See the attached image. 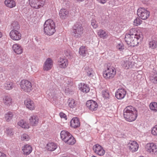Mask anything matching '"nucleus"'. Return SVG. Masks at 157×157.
Masks as SVG:
<instances>
[{"mask_svg": "<svg viewBox=\"0 0 157 157\" xmlns=\"http://www.w3.org/2000/svg\"><path fill=\"white\" fill-rule=\"evenodd\" d=\"M83 28L80 22H77L73 27L71 34L75 39L79 38L83 33Z\"/></svg>", "mask_w": 157, "mask_h": 157, "instance_id": "4", "label": "nucleus"}, {"mask_svg": "<svg viewBox=\"0 0 157 157\" xmlns=\"http://www.w3.org/2000/svg\"><path fill=\"white\" fill-rule=\"evenodd\" d=\"M14 86V84L13 82H7L5 84V87L7 90H10L12 89Z\"/></svg>", "mask_w": 157, "mask_h": 157, "instance_id": "39", "label": "nucleus"}, {"mask_svg": "<svg viewBox=\"0 0 157 157\" xmlns=\"http://www.w3.org/2000/svg\"><path fill=\"white\" fill-rule=\"evenodd\" d=\"M24 103L27 108L30 110H33L36 108L34 101L30 98H27L25 100Z\"/></svg>", "mask_w": 157, "mask_h": 157, "instance_id": "16", "label": "nucleus"}, {"mask_svg": "<svg viewBox=\"0 0 157 157\" xmlns=\"http://www.w3.org/2000/svg\"><path fill=\"white\" fill-rule=\"evenodd\" d=\"M77 102L73 99H70L69 100L68 106L71 108H75L77 106Z\"/></svg>", "mask_w": 157, "mask_h": 157, "instance_id": "33", "label": "nucleus"}, {"mask_svg": "<svg viewBox=\"0 0 157 157\" xmlns=\"http://www.w3.org/2000/svg\"><path fill=\"white\" fill-rule=\"evenodd\" d=\"M30 67V66L29 65V64H28L24 67V68L26 71L29 72Z\"/></svg>", "mask_w": 157, "mask_h": 157, "instance_id": "51", "label": "nucleus"}, {"mask_svg": "<svg viewBox=\"0 0 157 157\" xmlns=\"http://www.w3.org/2000/svg\"><path fill=\"white\" fill-rule=\"evenodd\" d=\"M116 74V70L113 67H107L103 71V76L106 80L113 78Z\"/></svg>", "mask_w": 157, "mask_h": 157, "instance_id": "5", "label": "nucleus"}, {"mask_svg": "<svg viewBox=\"0 0 157 157\" xmlns=\"http://www.w3.org/2000/svg\"><path fill=\"white\" fill-rule=\"evenodd\" d=\"M143 35L140 31L137 28H132L129 33L125 35L124 40L128 45L134 46L139 43V40L142 39Z\"/></svg>", "mask_w": 157, "mask_h": 157, "instance_id": "1", "label": "nucleus"}, {"mask_svg": "<svg viewBox=\"0 0 157 157\" xmlns=\"http://www.w3.org/2000/svg\"><path fill=\"white\" fill-rule=\"evenodd\" d=\"M86 106L91 111H96L98 108V105L97 102L92 100H89L86 102Z\"/></svg>", "mask_w": 157, "mask_h": 157, "instance_id": "13", "label": "nucleus"}, {"mask_svg": "<svg viewBox=\"0 0 157 157\" xmlns=\"http://www.w3.org/2000/svg\"><path fill=\"white\" fill-rule=\"evenodd\" d=\"M67 59L64 57H60L58 62V65L60 68H65L68 66Z\"/></svg>", "mask_w": 157, "mask_h": 157, "instance_id": "17", "label": "nucleus"}, {"mask_svg": "<svg viewBox=\"0 0 157 157\" xmlns=\"http://www.w3.org/2000/svg\"><path fill=\"white\" fill-rule=\"evenodd\" d=\"M59 115L61 118H63L65 120H67V116L66 115V114L62 112H60L59 114Z\"/></svg>", "mask_w": 157, "mask_h": 157, "instance_id": "50", "label": "nucleus"}, {"mask_svg": "<svg viewBox=\"0 0 157 157\" xmlns=\"http://www.w3.org/2000/svg\"><path fill=\"white\" fill-rule=\"evenodd\" d=\"M70 126L74 128L78 127L80 126V122L78 119L77 117L73 118L70 121Z\"/></svg>", "mask_w": 157, "mask_h": 157, "instance_id": "26", "label": "nucleus"}, {"mask_svg": "<svg viewBox=\"0 0 157 157\" xmlns=\"http://www.w3.org/2000/svg\"><path fill=\"white\" fill-rule=\"evenodd\" d=\"M29 139V136L26 134H24L21 136V140L22 141H27Z\"/></svg>", "mask_w": 157, "mask_h": 157, "instance_id": "46", "label": "nucleus"}, {"mask_svg": "<svg viewBox=\"0 0 157 157\" xmlns=\"http://www.w3.org/2000/svg\"><path fill=\"white\" fill-rule=\"evenodd\" d=\"M60 135L61 139L64 142L71 135L69 132L64 130L62 131Z\"/></svg>", "mask_w": 157, "mask_h": 157, "instance_id": "25", "label": "nucleus"}, {"mask_svg": "<svg viewBox=\"0 0 157 157\" xmlns=\"http://www.w3.org/2000/svg\"><path fill=\"white\" fill-rule=\"evenodd\" d=\"M3 36L2 33L0 31V38H1Z\"/></svg>", "mask_w": 157, "mask_h": 157, "instance_id": "55", "label": "nucleus"}, {"mask_svg": "<svg viewBox=\"0 0 157 157\" xmlns=\"http://www.w3.org/2000/svg\"><path fill=\"white\" fill-rule=\"evenodd\" d=\"M137 111L132 106H127L124 110V117L125 120L129 122L134 121L137 117Z\"/></svg>", "mask_w": 157, "mask_h": 157, "instance_id": "2", "label": "nucleus"}, {"mask_svg": "<svg viewBox=\"0 0 157 157\" xmlns=\"http://www.w3.org/2000/svg\"><path fill=\"white\" fill-rule=\"evenodd\" d=\"M30 124L33 126H37L39 122L38 117L36 115H33L29 119Z\"/></svg>", "mask_w": 157, "mask_h": 157, "instance_id": "21", "label": "nucleus"}, {"mask_svg": "<svg viewBox=\"0 0 157 157\" xmlns=\"http://www.w3.org/2000/svg\"><path fill=\"white\" fill-rule=\"evenodd\" d=\"M22 150L24 155H28L32 152V148L30 145L26 144L22 147Z\"/></svg>", "mask_w": 157, "mask_h": 157, "instance_id": "23", "label": "nucleus"}, {"mask_svg": "<svg viewBox=\"0 0 157 157\" xmlns=\"http://www.w3.org/2000/svg\"><path fill=\"white\" fill-rule=\"evenodd\" d=\"M144 157V156H140V157Z\"/></svg>", "mask_w": 157, "mask_h": 157, "instance_id": "57", "label": "nucleus"}, {"mask_svg": "<svg viewBox=\"0 0 157 157\" xmlns=\"http://www.w3.org/2000/svg\"><path fill=\"white\" fill-rule=\"evenodd\" d=\"M79 88L80 90L84 93H88L90 90L89 86L84 83H80L79 85Z\"/></svg>", "mask_w": 157, "mask_h": 157, "instance_id": "27", "label": "nucleus"}, {"mask_svg": "<svg viewBox=\"0 0 157 157\" xmlns=\"http://www.w3.org/2000/svg\"><path fill=\"white\" fill-rule=\"evenodd\" d=\"M11 28L13 29H17L20 28V25L17 21H14L11 24Z\"/></svg>", "mask_w": 157, "mask_h": 157, "instance_id": "41", "label": "nucleus"}, {"mask_svg": "<svg viewBox=\"0 0 157 157\" xmlns=\"http://www.w3.org/2000/svg\"><path fill=\"white\" fill-rule=\"evenodd\" d=\"M102 95L103 97L105 99H108L109 98V91L107 90H104L102 91Z\"/></svg>", "mask_w": 157, "mask_h": 157, "instance_id": "38", "label": "nucleus"}, {"mask_svg": "<svg viewBox=\"0 0 157 157\" xmlns=\"http://www.w3.org/2000/svg\"><path fill=\"white\" fill-rule=\"evenodd\" d=\"M0 157H6V156L3 153L0 151Z\"/></svg>", "mask_w": 157, "mask_h": 157, "instance_id": "54", "label": "nucleus"}, {"mask_svg": "<svg viewBox=\"0 0 157 157\" xmlns=\"http://www.w3.org/2000/svg\"><path fill=\"white\" fill-rule=\"evenodd\" d=\"M66 56H68V55H66Z\"/></svg>", "mask_w": 157, "mask_h": 157, "instance_id": "58", "label": "nucleus"}, {"mask_svg": "<svg viewBox=\"0 0 157 157\" xmlns=\"http://www.w3.org/2000/svg\"><path fill=\"white\" fill-rule=\"evenodd\" d=\"M5 132L6 135L10 137L13 135L14 133L12 129L9 128H6Z\"/></svg>", "mask_w": 157, "mask_h": 157, "instance_id": "42", "label": "nucleus"}, {"mask_svg": "<svg viewBox=\"0 0 157 157\" xmlns=\"http://www.w3.org/2000/svg\"><path fill=\"white\" fill-rule=\"evenodd\" d=\"M16 118L15 113L9 112L5 114V118L6 121L9 122L13 118Z\"/></svg>", "mask_w": 157, "mask_h": 157, "instance_id": "29", "label": "nucleus"}, {"mask_svg": "<svg viewBox=\"0 0 157 157\" xmlns=\"http://www.w3.org/2000/svg\"><path fill=\"white\" fill-rule=\"evenodd\" d=\"M117 48L119 51H121L124 49V44L122 43H120L117 44Z\"/></svg>", "mask_w": 157, "mask_h": 157, "instance_id": "47", "label": "nucleus"}, {"mask_svg": "<svg viewBox=\"0 0 157 157\" xmlns=\"http://www.w3.org/2000/svg\"><path fill=\"white\" fill-rule=\"evenodd\" d=\"M2 101L3 103L7 106L9 107L12 104V99L10 95H5L3 97Z\"/></svg>", "mask_w": 157, "mask_h": 157, "instance_id": "19", "label": "nucleus"}, {"mask_svg": "<svg viewBox=\"0 0 157 157\" xmlns=\"http://www.w3.org/2000/svg\"><path fill=\"white\" fill-rule=\"evenodd\" d=\"M57 147V145L53 142H49L46 146L47 149L49 151H54Z\"/></svg>", "mask_w": 157, "mask_h": 157, "instance_id": "30", "label": "nucleus"}, {"mask_svg": "<svg viewBox=\"0 0 157 157\" xmlns=\"http://www.w3.org/2000/svg\"><path fill=\"white\" fill-rule=\"evenodd\" d=\"M53 61L51 58H47L43 64V70L48 71L51 70L53 67Z\"/></svg>", "mask_w": 157, "mask_h": 157, "instance_id": "12", "label": "nucleus"}, {"mask_svg": "<svg viewBox=\"0 0 157 157\" xmlns=\"http://www.w3.org/2000/svg\"><path fill=\"white\" fill-rule=\"evenodd\" d=\"M50 94L51 101H55L57 99L56 90H53L51 91Z\"/></svg>", "mask_w": 157, "mask_h": 157, "instance_id": "35", "label": "nucleus"}, {"mask_svg": "<svg viewBox=\"0 0 157 157\" xmlns=\"http://www.w3.org/2000/svg\"><path fill=\"white\" fill-rule=\"evenodd\" d=\"M91 157H97L94 156H93Z\"/></svg>", "mask_w": 157, "mask_h": 157, "instance_id": "56", "label": "nucleus"}, {"mask_svg": "<svg viewBox=\"0 0 157 157\" xmlns=\"http://www.w3.org/2000/svg\"><path fill=\"white\" fill-rule=\"evenodd\" d=\"M133 65V59L131 57L124 58L121 62V65L122 67L126 69L132 68Z\"/></svg>", "mask_w": 157, "mask_h": 157, "instance_id": "7", "label": "nucleus"}, {"mask_svg": "<svg viewBox=\"0 0 157 157\" xmlns=\"http://www.w3.org/2000/svg\"><path fill=\"white\" fill-rule=\"evenodd\" d=\"M97 1L99 3L104 4L107 1V0H97Z\"/></svg>", "mask_w": 157, "mask_h": 157, "instance_id": "53", "label": "nucleus"}, {"mask_svg": "<svg viewBox=\"0 0 157 157\" xmlns=\"http://www.w3.org/2000/svg\"><path fill=\"white\" fill-rule=\"evenodd\" d=\"M86 72L87 75L89 77H92L94 75V73L91 68H87L86 70Z\"/></svg>", "mask_w": 157, "mask_h": 157, "instance_id": "40", "label": "nucleus"}, {"mask_svg": "<svg viewBox=\"0 0 157 157\" xmlns=\"http://www.w3.org/2000/svg\"><path fill=\"white\" fill-rule=\"evenodd\" d=\"M154 75L151 74L149 77V79L150 81L154 83H157V72H154Z\"/></svg>", "mask_w": 157, "mask_h": 157, "instance_id": "37", "label": "nucleus"}, {"mask_svg": "<svg viewBox=\"0 0 157 157\" xmlns=\"http://www.w3.org/2000/svg\"><path fill=\"white\" fill-rule=\"evenodd\" d=\"M151 133L153 136H157V125H155L151 128Z\"/></svg>", "mask_w": 157, "mask_h": 157, "instance_id": "44", "label": "nucleus"}, {"mask_svg": "<svg viewBox=\"0 0 157 157\" xmlns=\"http://www.w3.org/2000/svg\"><path fill=\"white\" fill-rule=\"evenodd\" d=\"M150 13L149 11L144 8H140L138 9L137 14L140 18L145 20L149 17Z\"/></svg>", "mask_w": 157, "mask_h": 157, "instance_id": "9", "label": "nucleus"}, {"mask_svg": "<svg viewBox=\"0 0 157 157\" xmlns=\"http://www.w3.org/2000/svg\"><path fill=\"white\" fill-rule=\"evenodd\" d=\"M64 91L66 93L70 94L72 92V90L69 88H66L65 89Z\"/></svg>", "mask_w": 157, "mask_h": 157, "instance_id": "52", "label": "nucleus"}, {"mask_svg": "<svg viewBox=\"0 0 157 157\" xmlns=\"http://www.w3.org/2000/svg\"><path fill=\"white\" fill-rule=\"evenodd\" d=\"M149 47L152 49H154L157 47V41L153 40L150 41L149 44Z\"/></svg>", "mask_w": 157, "mask_h": 157, "instance_id": "43", "label": "nucleus"}, {"mask_svg": "<svg viewBox=\"0 0 157 157\" xmlns=\"http://www.w3.org/2000/svg\"><path fill=\"white\" fill-rule=\"evenodd\" d=\"M97 34L99 37L103 39L107 38L109 35L108 32L102 29L98 30Z\"/></svg>", "mask_w": 157, "mask_h": 157, "instance_id": "24", "label": "nucleus"}, {"mask_svg": "<svg viewBox=\"0 0 157 157\" xmlns=\"http://www.w3.org/2000/svg\"><path fill=\"white\" fill-rule=\"evenodd\" d=\"M69 13L67 10L63 8L60 10L59 12V15L61 19H65L68 17Z\"/></svg>", "mask_w": 157, "mask_h": 157, "instance_id": "22", "label": "nucleus"}, {"mask_svg": "<svg viewBox=\"0 0 157 157\" xmlns=\"http://www.w3.org/2000/svg\"><path fill=\"white\" fill-rule=\"evenodd\" d=\"M17 125L21 127L28 129L29 128V124L26 121L21 119L17 123Z\"/></svg>", "mask_w": 157, "mask_h": 157, "instance_id": "28", "label": "nucleus"}, {"mask_svg": "<svg viewBox=\"0 0 157 157\" xmlns=\"http://www.w3.org/2000/svg\"><path fill=\"white\" fill-rule=\"evenodd\" d=\"M4 3L7 7L10 8L14 7L16 5V2L14 0H5Z\"/></svg>", "mask_w": 157, "mask_h": 157, "instance_id": "32", "label": "nucleus"}, {"mask_svg": "<svg viewBox=\"0 0 157 157\" xmlns=\"http://www.w3.org/2000/svg\"><path fill=\"white\" fill-rule=\"evenodd\" d=\"M94 152L99 156H103L105 153V151L103 147L98 144L94 145L93 147Z\"/></svg>", "mask_w": 157, "mask_h": 157, "instance_id": "14", "label": "nucleus"}, {"mask_svg": "<svg viewBox=\"0 0 157 157\" xmlns=\"http://www.w3.org/2000/svg\"><path fill=\"white\" fill-rule=\"evenodd\" d=\"M126 94V91L123 88L118 89L115 92V97L118 99H123Z\"/></svg>", "mask_w": 157, "mask_h": 157, "instance_id": "18", "label": "nucleus"}, {"mask_svg": "<svg viewBox=\"0 0 157 157\" xmlns=\"http://www.w3.org/2000/svg\"><path fill=\"white\" fill-rule=\"evenodd\" d=\"M87 48L86 47L82 46L80 47L79 50V53L80 55L83 57L87 55Z\"/></svg>", "mask_w": 157, "mask_h": 157, "instance_id": "31", "label": "nucleus"}, {"mask_svg": "<svg viewBox=\"0 0 157 157\" xmlns=\"http://www.w3.org/2000/svg\"><path fill=\"white\" fill-rule=\"evenodd\" d=\"M140 18V17H137L134 20L133 22V24L134 25L137 26L141 24L142 21Z\"/></svg>", "mask_w": 157, "mask_h": 157, "instance_id": "45", "label": "nucleus"}, {"mask_svg": "<svg viewBox=\"0 0 157 157\" xmlns=\"http://www.w3.org/2000/svg\"><path fill=\"white\" fill-rule=\"evenodd\" d=\"M66 82L68 85H71L73 83V80L72 79L70 78H68L67 79Z\"/></svg>", "mask_w": 157, "mask_h": 157, "instance_id": "49", "label": "nucleus"}, {"mask_svg": "<svg viewBox=\"0 0 157 157\" xmlns=\"http://www.w3.org/2000/svg\"><path fill=\"white\" fill-rule=\"evenodd\" d=\"M46 0H29L31 6L35 9H39L43 7Z\"/></svg>", "mask_w": 157, "mask_h": 157, "instance_id": "8", "label": "nucleus"}, {"mask_svg": "<svg viewBox=\"0 0 157 157\" xmlns=\"http://www.w3.org/2000/svg\"><path fill=\"white\" fill-rule=\"evenodd\" d=\"M145 149L147 152L151 154H157V145L153 143L147 144L145 146Z\"/></svg>", "mask_w": 157, "mask_h": 157, "instance_id": "10", "label": "nucleus"}, {"mask_svg": "<svg viewBox=\"0 0 157 157\" xmlns=\"http://www.w3.org/2000/svg\"><path fill=\"white\" fill-rule=\"evenodd\" d=\"M44 32L49 36L52 35L56 32L55 24L51 19L47 20L44 24Z\"/></svg>", "mask_w": 157, "mask_h": 157, "instance_id": "3", "label": "nucleus"}, {"mask_svg": "<svg viewBox=\"0 0 157 157\" xmlns=\"http://www.w3.org/2000/svg\"><path fill=\"white\" fill-rule=\"evenodd\" d=\"M12 49L14 52L17 54H21L23 52V48L20 44L16 43L13 45Z\"/></svg>", "mask_w": 157, "mask_h": 157, "instance_id": "20", "label": "nucleus"}, {"mask_svg": "<svg viewBox=\"0 0 157 157\" xmlns=\"http://www.w3.org/2000/svg\"><path fill=\"white\" fill-rule=\"evenodd\" d=\"M20 88L21 91L26 93L30 92L33 90L32 84L29 81L23 79L19 83Z\"/></svg>", "mask_w": 157, "mask_h": 157, "instance_id": "6", "label": "nucleus"}, {"mask_svg": "<svg viewBox=\"0 0 157 157\" xmlns=\"http://www.w3.org/2000/svg\"><path fill=\"white\" fill-rule=\"evenodd\" d=\"M127 147L131 151L134 152L138 150L139 145L136 141H131L127 144Z\"/></svg>", "mask_w": 157, "mask_h": 157, "instance_id": "15", "label": "nucleus"}, {"mask_svg": "<svg viewBox=\"0 0 157 157\" xmlns=\"http://www.w3.org/2000/svg\"><path fill=\"white\" fill-rule=\"evenodd\" d=\"M150 109L154 112L157 111V103L155 102H152L149 105Z\"/></svg>", "mask_w": 157, "mask_h": 157, "instance_id": "36", "label": "nucleus"}, {"mask_svg": "<svg viewBox=\"0 0 157 157\" xmlns=\"http://www.w3.org/2000/svg\"><path fill=\"white\" fill-rule=\"evenodd\" d=\"M65 142L68 144L72 145L76 143V140L74 137L71 135Z\"/></svg>", "mask_w": 157, "mask_h": 157, "instance_id": "34", "label": "nucleus"}, {"mask_svg": "<svg viewBox=\"0 0 157 157\" xmlns=\"http://www.w3.org/2000/svg\"><path fill=\"white\" fill-rule=\"evenodd\" d=\"M10 38L14 41L19 40L21 38V33L16 29H13L10 32Z\"/></svg>", "mask_w": 157, "mask_h": 157, "instance_id": "11", "label": "nucleus"}, {"mask_svg": "<svg viewBox=\"0 0 157 157\" xmlns=\"http://www.w3.org/2000/svg\"><path fill=\"white\" fill-rule=\"evenodd\" d=\"M91 25L93 28L96 29L98 27V24L97 23L96 21L94 19H93L91 21Z\"/></svg>", "mask_w": 157, "mask_h": 157, "instance_id": "48", "label": "nucleus"}]
</instances>
